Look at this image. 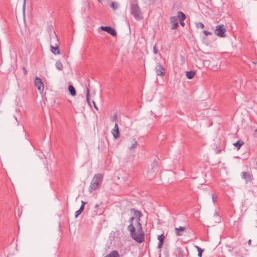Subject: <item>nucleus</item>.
Returning <instances> with one entry per match:
<instances>
[{"label": "nucleus", "instance_id": "nucleus-1", "mask_svg": "<svg viewBox=\"0 0 257 257\" xmlns=\"http://www.w3.org/2000/svg\"><path fill=\"white\" fill-rule=\"evenodd\" d=\"M135 217L132 216L129 219L130 224L127 230L130 232L131 237L138 243H142L145 241V233L143 230L141 223L136 219V227L133 224Z\"/></svg>", "mask_w": 257, "mask_h": 257}, {"label": "nucleus", "instance_id": "nucleus-2", "mask_svg": "<svg viewBox=\"0 0 257 257\" xmlns=\"http://www.w3.org/2000/svg\"><path fill=\"white\" fill-rule=\"evenodd\" d=\"M103 179V175L101 173H97L94 175L88 188V191L90 193L93 192L99 188L100 185L102 183Z\"/></svg>", "mask_w": 257, "mask_h": 257}, {"label": "nucleus", "instance_id": "nucleus-3", "mask_svg": "<svg viewBox=\"0 0 257 257\" xmlns=\"http://www.w3.org/2000/svg\"><path fill=\"white\" fill-rule=\"evenodd\" d=\"M131 14L137 20L143 19V13L137 0H133L131 2Z\"/></svg>", "mask_w": 257, "mask_h": 257}, {"label": "nucleus", "instance_id": "nucleus-4", "mask_svg": "<svg viewBox=\"0 0 257 257\" xmlns=\"http://www.w3.org/2000/svg\"><path fill=\"white\" fill-rule=\"evenodd\" d=\"M205 63L207 64L208 67L209 69L215 71L220 66L221 61L217 57L213 55L209 59L206 60Z\"/></svg>", "mask_w": 257, "mask_h": 257}, {"label": "nucleus", "instance_id": "nucleus-5", "mask_svg": "<svg viewBox=\"0 0 257 257\" xmlns=\"http://www.w3.org/2000/svg\"><path fill=\"white\" fill-rule=\"evenodd\" d=\"M226 29L223 25H218L216 27L215 30V34L220 37H224L226 36L225 34Z\"/></svg>", "mask_w": 257, "mask_h": 257}, {"label": "nucleus", "instance_id": "nucleus-6", "mask_svg": "<svg viewBox=\"0 0 257 257\" xmlns=\"http://www.w3.org/2000/svg\"><path fill=\"white\" fill-rule=\"evenodd\" d=\"M100 28L102 30L106 32L113 37L117 35L115 29L110 26H101Z\"/></svg>", "mask_w": 257, "mask_h": 257}, {"label": "nucleus", "instance_id": "nucleus-7", "mask_svg": "<svg viewBox=\"0 0 257 257\" xmlns=\"http://www.w3.org/2000/svg\"><path fill=\"white\" fill-rule=\"evenodd\" d=\"M35 84L36 87H37L38 89L40 91H43L44 89V85L42 80L41 78L38 77H36L35 80Z\"/></svg>", "mask_w": 257, "mask_h": 257}, {"label": "nucleus", "instance_id": "nucleus-8", "mask_svg": "<svg viewBox=\"0 0 257 257\" xmlns=\"http://www.w3.org/2000/svg\"><path fill=\"white\" fill-rule=\"evenodd\" d=\"M170 22L171 26V29L175 30L178 26V18L175 16H172L170 18Z\"/></svg>", "mask_w": 257, "mask_h": 257}, {"label": "nucleus", "instance_id": "nucleus-9", "mask_svg": "<svg viewBox=\"0 0 257 257\" xmlns=\"http://www.w3.org/2000/svg\"><path fill=\"white\" fill-rule=\"evenodd\" d=\"M177 18L178 19V20L179 21L180 25L182 27H184L185 26L184 21L186 18V15L183 12L181 11H178L177 12Z\"/></svg>", "mask_w": 257, "mask_h": 257}, {"label": "nucleus", "instance_id": "nucleus-10", "mask_svg": "<svg viewBox=\"0 0 257 257\" xmlns=\"http://www.w3.org/2000/svg\"><path fill=\"white\" fill-rule=\"evenodd\" d=\"M241 177L242 178L245 180L246 183L251 181V180L253 179L252 175L247 172H242Z\"/></svg>", "mask_w": 257, "mask_h": 257}, {"label": "nucleus", "instance_id": "nucleus-11", "mask_svg": "<svg viewBox=\"0 0 257 257\" xmlns=\"http://www.w3.org/2000/svg\"><path fill=\"white\" fill-rule=\"evenodd\" d=\"M111 133L115 139H117L119 137V127L116 123H115L114 127L112 129Z\"/></svg>", "mask_w": 257, "mask_h": 257}, {"label": "nucleus", "instance_id": "nucleus-12", "mask_svg": "<svg viewBox=\"0 0 257 257\" xmlns=\"http://www.w3.org/2000/svg\"><path fill=\"white\" fill-rule=\"evenodd\" d=\"M50 48H51V51L55 55L60 54V51L59 49V45L58 44H56V45L55 46L51 45Z\"/></svg>", "mask_w": 257, "mask_h": 257}, {"label": "nucleus", "instance_id": "nucleus-13", "mask_svg": "<svg viewBox=\"0 0 257 257\" xmlns=\"http://www.w3.org/2000/svg\"><path fill=\"white\" fill-rule=\"evenodd\" d=\"M130 211L132 213H133L134 215L137 218V220L140 221V218L142 216V213L137 210H136L135 208H131Z\"/></svg>", "mask_w": 257, "mask_h": 257}, {"label": "nucleus", "instance_id": "nucleus-14", "mask_svg": "<svg viewBox=\"0 0 257 257\" xmlns=\"http://www.w3.org/2000/svg\"><path fill=\"white\" fill-rule=\"evenodd\" d=\"M156 73L159 76H162L165 74V69L161 65H159L158 68L156 69Z\"/></svg>", "mask_w": 257, "mask_h": 257}, {"label": "nucleus", "instance_id": "nucleus-15", "mask_svg": "<svg viewBox=\"0 0 257 257\" xmlns=\"http://www.w3.org/2000/svg\"><path fill=\"white\" fill-rule=\"evenodd\" d=\"M104 257H120L116 250H113Z\"/></svg>", "mask_w": 257, "mask_h": 257}, {"label": "nucleus", "instance_id": "nucleus-16", "mask_svg": "<svg viewBox=\"0 0 257 257\" xmlns=\"http://www.w3.org/2000/svg\"><path fill=\"white\" fill-rule=\"evenodd\" d=\"M185 227L179 226V227H175L176 234L177 236H182L183 233L181 231L185 230Z\"/></svg>", "mask_w": 257, "mask_h": 257}, {"label": "nucleus", "instance_id": "nucleus-17", "mask_svg": "<svg viewBox=\"0 0 257 257\" xmlns=\"http://www.w3.org/2000/svg\"><path fill=\"white\" fill-rule=\"evenodd\" d=\"M68 90L71 95H72V96H74L76 95V92L75 88L73 85H69L68 86Z\"/></svg>", "mask_w": 257, "mask_h": 257}, {"label": "nucleus", "instance_id": "nucleus-18", "mask_svg": "<svg viewBox=\"0 0 257 257\" xmlns=\"http://www.w3.org/2000/svg\"><path fill=\"white\" fill-rule=\"evenodd\" d=\"M244 143L243 141L239 140L236 142L234 143L233 145L236 148L237 150H239L240 147L244 144Z\"/></svg>", "mask_w": 257, "mask_h": 257}, {"label": "nucleus", "instance_id": "nucleus-19", "mask_svg": "<svg viewBox=\"0 0 257 257\" xmlns=\"http://www.w3.org/2000/svg\"><path fill=\"white\" fill-rule=\"evenodd\" d=\"M86 101L88 104L91 106V104L90 100V90L88 87H86Z\"/></svg>", "mask_w": 257, "mask_h": 257}, {"label": "nucleus", "instance_id": "nucleus-20", "mask_svg": "<svg viewBox=\"0 0 257 257\" xmlns=\"http://www.w3.org/2000/svg\"><path fill=\"white\" fill-rule=\"evenodd\" d=\"M195 74V73L194 71L190 70L186 72V76L188 79H191L194 77Z\"/></svg>", "mask_w": 257, "mask_h": 257}, {"label": "nucleus", "instance_id": "nucleus-21", "mask_svg": "<svg viewBox=\"0 0 257 257\" xmlns=\"http://www.w3.org/2000/svg\"><path fill=\"white\" fill-rule=\"evenodd\" d=\"M55 66L56 68L59 71H61L63 68L62 63L59 60H58L56 62Z\"/></svg>", "mask_w": 257, "mask_h": 257}, {"label": "nucleus", "instance_id": "nucleus-22", "mask_svg": "<svg viewBox=\"0 0 257 257\" xmlns=\"http://www.w3.org/2000/svg\"><path fill=\"white\" fill-rule=\"evenodd\" d=\"M138 145V142L135 139H134L133 140V143L131 145V146L130 147V150H134L136 149V146Z\"/></svg>", "mask_w": 257, "mask_h": 257}, {"label": "nucleus", "instance_id": "nucleus-23", "mask_svg": "<svg viewBox=\"0 0 257 257\" xmlns=\"http://www.w3.org/2000/svg\"><path fill=\"white\" fill-rule=\"evenodd\" d=\"M84 208H83V207L80 206L79 209L77 211H76L75 217L77 218L81 213V212L84 210Z\"/></svg>", "mask_w": 257, "mask_h": 257}, {"label": "nucleus", "instance_id": "nucleus-24", "mask_svg": "<svg viewBox=\"0 0 257 257\" xmlns=\"http://www.w3.org/2000/svg\"><path fill=\"white\" fill-rule=\"evenodd\" d=\"M196 248L197 249V251L198 252V257H202V252L204 251V249L201 248L200 247L198 246H196Z\"/></svg>", "mask_w": 257, "mask_h": 257}, {"label": "nucleus", "instance_id": "nucleus-25", "mask_svg": "<svg viewBox=\"0 0 257 257\" xmlns=\"http://www.w3.org/2000/svg\"><path fill=\"white\" fill-rule=\"evenodd\" d=\"M164 238L165 236L164 234H161L158 236V239L159 240V241L164 242Z\"/></svg>", "mask_w": 257, "mask_h": 257}, {"label": "nucleus", "instance_id": "nucleus-26", "mask_svg": "<svg viewBox=\"0 0 257 257\" xmlns=\"http://www.w3.org/2000/svg\"><path fill=\"white\" fill-rule=\"evenodd\" d=\"M196 26L197 28H200L201 29H203L204 28V25L203 23L201 22H199L196 24Z\"/></svg>", "mask_w": 257, "mask_h": 257}, {"label": "nucleus", "instance_id": "nucleus-27", "mask_svg": "<svg viewBox=\"0 0 257 257\" xmlns=\"http://www.w3.org/2000/svg\"><path fill=\"white\" fill-rule=\"evenodd\" d=\"M178 251L179 252L178 257H183V251L182 250V249L181 248H178Z\"/></svg>", "mask_w": 257, "mask_h": 257}, {"label": "nucleus", "instance_id": "nucleus-28", "mask_svg": "<svg viewBox=\"0 0 257 257\" xmlns=\"http://www.w3.org/2000/svg\"><path fill=\"white\" fill-rule=\"evenodd\" d=\"M157 166V162L156 161H155L153 164H152V170L153 172H155Z\"/></svg>", "mask_w": 257, "mask_h": 257}, {"label": "nucleus", "instance_id": "nucleus-29", "mask_svg": "<svg viewBox=\"0 0 257 257\" xmlns=\"http://www.w3.org/2000/svg\"><path fill=\"white\" fill-rule=\"evenodd\" d=\"M153 53H154L155 54H157V53H158V50H157V49L156 44H155V45L153 46Z\"/></svg>", "mask_w": 257, "mask_h": 257}, {"label": "nucleus", "instance_id": "nucleus-30", "mask_svg": "<svg viewBox=\"0 0 257 257\" xmlns=\"http://www.w3.org/2000/svg\"><path fill=\"white\" fill-rule=\"evenodd\" d=\"M203 33L205 35V36L211 35L212 34V33L211 32H209V31H206V30L203 31Z\"/></svg>", "mask_w": 257, "mask_h": 257}, {"label": "nucleus", "instance_id": "nucleus-31", "mask_svg": "<svg viewBox=\"0 0 257 257\" xmlns=\"http://www.w3.org/2000/svg\"><path fill=\"white\" fill-rule=\"evenodd\" d=\"M110 7L114 10H116L117 8V7L115 5V3H112L110 5Z\"/></svg>", "mask_w": 257, "mask_h": 257}, {"label": "nucleus", "instance_id": "nucleus-32", "mask_svg": "<svg viewBox=\"0 0 257 257\" xmlns=\"http://www.w3.org/2000/svg\"><path fill=\"white\" fill-rule=\"evenodd\" d=\"M163 243H164V242L159 241V243H158V246H157L158 248H161L163 245Z\"/></svg>", "mask_w": 257, "mask_h": 257}, {"label": "nucleus", "instance_id": "nucleus-33", "mask_svg": "<svg viewBox=\"0 0 257 257\" xmlns=\"http://www.w3.org/2000/svg\"><path fill=\"white\" fill-rule=\"evenodd\" d=\"M22 70L23 71V73L25 75H27L28 74V71L26 67H23L22 68Z\"/></svg>", "mask_w": 257, "mask_h": 257}, {"label": "nucleus", "instance_id": "nucleus-34", "mask_svg": "<svg viewBox=\"0 0 257 257\" xmlns=\"http://www.w3.org/2000/svg\"><path fill=\"white\" fill-rule=\"evenodd\" d=\"M212 200H213V202H215L216 200V197H215L214 194L212 195Z\"/></svg>", "mask_w": 257, "mask_h": 257}, {"label": "nucleus", "instance_id": "nucleus-35", "mask_svg": "<svg viewBox=\"0 0 257 257\" xmlns=\"http://www.w3.org/2000/svg\"><path fill=\"white\" fill-rule=\"evenodd\" d=\"M86 204V202L85 201H81V205L80 206L83 207V208H84L85 205Z\"/></svg>", "mask_w": 257, "mask_h": 257}, {"label": "nucleus", "instance_id": "nucleus-36", "mask_svg": "<svg viewBox=\"0 0 257 257\" xmlns=\"http://www.w3.org/2000/svg\"><path fill=\"white\" fill-rule=\"evenodd\" d=\"M92 103H93V105H94V108H95L96 109H97H97H98V108H97V106H96V104H95V102H94V101H92Z\"/></svg>", "mask_w": 257, "mask_h": 257}, {"label": "nucleus", "instance_id": "nucleus-37", "mask_svg": "<svg viewBox=\"0 0 257 257\" xmlns=\"http://www.w3.org/2000/svg\"><path fill=\"white\" fill-rule=\"evenodd\" d=\"M214 216H217V217H219V214H218V213H217V211H216V212L214 213Z\"/></svg>", "mask_w": 257, "mask_h": 257}, {"label": "nucleus", "instance_id": "nucleus-38", "mask_svg": "<svg viewBox=\"0 0 257 257\" xmlns=\"http://www.w3.org/2000/svg\"><path fill=\"white\" fill-rule=\"evenodd\" d=\"M247 243H248V245H250L251 244V239H249V240H248V241H247Z\"/></svg>", "mask_w": 257, "mask_h": 257}, {"label": "nucleus", "instance_id": "nucleus-39", "mask_svg": "<svg viewBox=\"0 0 257 257\" xmlns=\"http://www.w3.org/2000/svg\"><path fill=\"white\" fill-rule=\"evenodd\" d=\"M116 117H117V115H116V114H115L114 115V118H113V119H114H114H116Z\"/></svg>", "mask_w": 257, "mask_h": 257}, {"label": "nucleus", "instance_id": "nucleus-40", "mask_svg": "<svg viewBox=\"0 0 257 257\" xmlns=\"http://www.w3.org/2000/svg\"><path fill=\"white\" fill-rule=\"evenodd\" d=\"M252 63L254 64H257V62H252Z\"/></svg>", "mask_w": 257, "mask_h": 257}, {"label": "nucleus", "instance_id": "nucleus-41", "mask_svg": "<svg viewBox=\"0 0 257 257\" xmlns=\"http://www.w3.org/2000/svg\"><path fill=\"white\" fill-rule=\"evenodd\" d=\"M25 1H26V0H24V6H23L24 7H25Z\"/></svg>", "mask_w": 257, "mask_h": 257}, {"label": "nucleus", "instance_id": "nucleus-42", "mask_svg": "<svg viewBox=\"0 0 257 257\" xmlns=\"http://www.w3.org/2000/svg\"><path fill=\"white\" fill-rule=\"evenodd\" d=\"M55 39H56V40L57 41H58V38H57V36L56 37Z\"/></svg>", "mask_w": 257, "mask_h": 257}, {"label": "nucleus", "instance_id": "nucleus-43", "mask_svg": "<svg viewBox=\"0 0 257 257\" xmlns=\"http://www.w3.org/2000/svg\"><path fill=\"white\" fill-rule=\"evenodd\" d=\"M14 117L15 118L17 122H18V120H17V117H15V116Z\"/></svg>", "mask_w": 257, "mask_h": 257}, {"label": "nucleus", "instance_id": "nucleus-44", "mask_svg": "<svg viewBox=\"0 0 257 257\" xmlns=\"http://www.w3.org/2000/svg\"><path fill=\"white\" fill-rule=\"evenodd\" d=\"M254 132L257 133V128L255 130Z\"/></svg>", "mask_w": 257, "mask_h": 257}, {"label": "nucleus", "instance_id": "nucleus-45", "mask_svg": "<svg viewBox=\"0 0 257 257\" xmlns=\"http://www.w3.org/2000/svg\"><path fill=\"white\" fill-rule=\"evenodd\" d=\"M256 224H257V221H256ZM255 227L257 228V225H255Z\"/></svg>", "mask_w": 257, "mask_h": 257}, {"label": "nucleus", "instance_id": "nucleus-46", "mask_svg": "<svg viewBox=\"0 0 257 257\" xmlns=\"http://www.w3.org/2000/svg\"><path fill=\"white\" fill-rule=\"evenodd\" d=\"M98 1L101 2V0H98Z\"/></svg>", "mask_w": 257, "mask_h": 257}]
</instances>
